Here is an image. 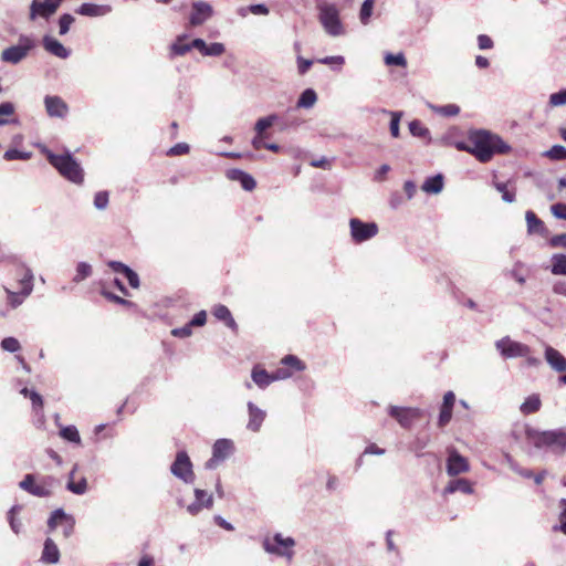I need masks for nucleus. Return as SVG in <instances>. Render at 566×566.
I'll return each mask as SVG.
<instances>
[{
    "instance_id": "f257e3e1",
    "label": "nucleus",
    "mask_w": 566,
    "mask_h": 566,
    "mask_svg": "<svg viewBox=\"0 0 566 566\" xmlns=\"http://www.w3.org/2000/svg\"><path fill=\"white\" fill-rule=\"evenodd\" d=\"M471 154L481 163L491 160L495 153H506L509 146L502 139L486 130H474L469 134Z\"/></svg>"
},
{
    "instance_id": "f03ea898",
    "label": "nucleus",
    "mask_w": 566,
    "mask_h": 566,
    "mask_svg": "<svg viewBox=\"0 0 566 566\" xmlns=\"http://www.w3.org/2000/svg\"><path fill=\"white\" fill-rule=\"evenodd\" d=\"M526 438L537 449H547L557 455L566 451V428L545 431L527 429Z\"/></svg>"
},
{
    "instance_id": "7ed1b4c3",
    "label": "nucleus",
    "mask_w": 566,
    "mask_h": 566,
    "mask_svg": "<svg viewBox=\"0 0 566 566\" xmlns=\"http://www.w3.org/2000/svg\"><path fill=\"white\" fill-rule=\"evenodd\" d=\"M49 163L71 182L81 185L84 180V172L80 164L70 153L56 155L49 149L43 150Z\"/></svg>"
},
{
    "instance_id": "20e7f679",
    "label": "nucleus",
    "mask_w": 566,
    "mask_h": 566,
    "mask_svg": "<svg viewBox=\"0 0 566 566\" xmlns=\"http://www.w3.org/2000/svg\"><path fill=\"white\" fill-rule=\"evenodd\" d=\"M295 544L293 537H284L282 533H275L273 536H265L262 539V547L268 554L283 557L287 562H292L294 557Z\"/></svg>"
},
{
    "instance_id": "39448f33",
    "label": "nucleus",
    "mask_w": 566,
    "mask_h": 566,
    "mask_svg": "<svg viewBox=\"0 0 566 566\" xmlns=\"http://www.w3.org/2000/svg\"><path fill=\"white\" fill-rule=\"evenodd\" d=\"M319 21L329 35L338 36L344 33L339 12L334 4L319 6Z\"/></svg>"
},
{
    "instance_id": "423d86ee",
    "label": "nucleus",
    "mask_w": 566,
    "mask_h": 566,
    "mask_svg": "<svg viewBox=\"0 0 566 566\" xmlns=\"http://www.w3.org/2000/svg\"><path fill=\"white\" fill-rule=\"evenodd\" d=\"M350 235L355 243L370 240L378 233V226L375 222H364L357 218L349 220Z\"/></svg>"
},
{
    "instance_id": "0eeeda50",
    "label": "nucleus",
    "mask_w": 566,
    "mask_h": 566,
    "mask_svg": "<svg viewBox=\"0 0 566 566\" xmlns=\"http://www.w3.org/2000/svg\"><path fill=\"white\" fill-rule=\"evenodd\" d=\"M495 347L504 358L526 357L531 353L527 345L512 340L509 336L499 339Z\"/></svg>"
},
{
    "instance_id": "6e6552de",
    "label": "nucleus",
    "mask_w": 566,
    "mask_h": 566,
    "mask_svg": "<svg viewBox=\"0 0 566 566\" xmlns=\"http://www.w3.org/2000/svg\"><path fill=\"white\" fill-rule=\"evenodd\" d=\"M234 450V444L229 439H219L213 443L212 457L206 462L209 470L216 469L221 462L227 460Z\"/></svg>"
},
{
    "instance_id": "1a4fd4ad",
    "label": "nucleus",
    "mask_w": 566,
    "mask_h": 566,
    "mask_svg": "<svg viewBox=\"0 0 566 566\" xmlns=\"http://www.w3.org/2000/svg\"><path fill=\"white\" fill-rule=\"evenodd\" d=\"M171 473L186 483L193 482L192 463L185 451H179L170 468Z\"/></svg>"
},
{
    "instance_id": "9d476101",
    "label": "nucleus",
    "mask_w": 566,
    "mask_h": 566,
    "mask_svg": "<svg viewBox=\"0 0 566 566\" xmlns=\"http://www.w3.org/2000/svg\"><path fill=\"white\" fill-rule=\"evenodd\" d=\"M59 525L63 526V535L65 538H69L74 532L75 518L70 514H66L63 509H56L52 512L48 521V527L50 531H53Z\"/></svg>"
},
{
    "instance_id": "9b49d317",
    "label": "nucleus",
    "mask_w": 566,
    "mask_h": 566,
    "mask_svg": "<svg viewBox=\"0 0 566 566\" xmlns=\"http://www.w3.org/2000/svg\"><path fill=\"white\" fill-rule=\"evenodd\" d=\"M388 412L401 427L406 429L411 427L413 420L421 418L423 415V411L419 408H403L397 406H389Z\"/></svg>"
},
{
    "instance_id": "f8f14e48",
    "label": "nucleus",
    "mask_w": 566,
    "mask_h": 566,
    "mask_svg": "<svg viewBox=\"0 0 566 566\" xmlns=\"http://www.w3.org/2000/svg\"><path fill=\"white\" fill-rule=\"evenodd\" d=\"M21 41L23 44L13 45L3 50L1 59L4 62L17 64L28 55L29 51L33 46V42L28 38L21 39Z\"/></svg>"
},
{
    "instance_id": "ddd939ff",
    "label": "nucleus",
    "mask_w": 566,
    "mask_h": 566,
    "mask_svg": "<svg viewBox=\"0 0 566 566\" xmlns=\"http://www.w3.org/2000/svg\"><path fill=\"white\" fill-rule=\"evenodd\" d=\"M192 10L189 17V23L191 27H199L208 21L212 14V7L203 1H196L192 3Z\"/></svg>"
},
{
    "instance_id": "4468645a",
    "label": "nucleus",
    "mask_w": 566,
    "mask_h": 566,
    "mask_svg": "<svg viewBox=\"0 0 566 566\" xmlns=\"http://www.w3.org/2000/svg\"><path fill=\"white\" fill-rule=\"evenodd\" d=\"M44 106L50 117L64 118L69 113L67 104L57 95H46Z\"/></svg>"
},
{
    "instance_id": "2eb2a0df",
    "label": "nucleus",
    "mask_w": 566,
    "mask_h": 566,
    "mask_svg": "<svg viewBox=\"0 0 566 566\" xmlns=\"http://www.w3.org/2000/svg\"><path fill=\"white\" fill-rule=\"evenodd\" d=\"M15 270L17 274L20 276L18 279L19 291H21L22 296H29L33 291L34 275L31 269L23 263H17Z\"/></svg>"
},
{
    "instance_id": "dca6fc26",
    "label": "nucleus",
    "mask_w": 566,
    "mask_h": 566,
    "mask_svg": "<svg viewBox=\"0 0 566 566\" xmlns=\"http://www.w3.org/2000/svg\"><path fill=\"white\" fill-rule=\"evenodd\" d=\"M470 469L469 463L464 457H462L455 450H450L447 460V472L451 476H455L461 473L468 472Z\"/></svg>"
},
{
    "instance_id": "f3484780",
    "label": "nucleus",
    "mask_w": 566,
    "mask_h": 566,
    "mask_svg": "<svg viewBox=\"0 0 566 566\" xmlns=\"http://www.w3.org/2000/svg\"><path fill=\"white\" fill-rule=\"evenodd\" d=\"M195 502L187 506V511L191 515H197L202 509H210L213 504L211 494L201 489L195 490Z\"/></svg>"
},
{
    "instance_id": "a211bd4d",
    "label": "nucleus",
    "mask_w": 566,
    "mask_h": 566,
    "mask_svg": "<svg viewBox=\"0 0 566 566\" xmlns=\"http://www.w3.org/2000/svg\"><path fill=\"white\" fill-rule=\"evenodd\" d=\"M42 45L46 52L59 59L65 60L71 55V50L65 48L59 40L51 35L43 36Z\"/></svg>"
},
{
    "instance_id": "6ab92c4d",
    "label": "nucleus",
    "mask_w": 566,
    "mask_h": 566,
    "mask_svg": "<svg viewBox=\"0 0 566 566\" xmlns=\"http://www.w3.org/2000/svg\"><path fill=\"white\" fill-rule=\"evenodd\" d=\"M113 11L109 4H96L91 2L82 3L77 9L76 13L84 17L97 18L109 14Z\"/></svg>"
},
{
    "instance_id": "aec40b11",
    "label": "nucleus",
    "mask_w": 566,
    "mask_h": 566,
    "mask_svg": "<svg viewBox=\"0 0 566 566\" xmlns=\"http://www.w3.org/2000/svg\"><path fill=\"white\" fill-rule=\"evenodd\" d=\"M53 14H55L53 10V6H50V3L46 0H33L30 4V20L34 21L38 18H43L45 20H49Z\"/></svg>"
},
{
    "instance_id": "412c9836",
    "label": "nucleus",
    "mask_w": 566,
    "mask_h": 566,
    "mask_svg": "<svg viewBox=\"0 0 566 566\" xmlns=\"http://www.w3.org/2000/svg\"><path fill=\"white\" fill-rule=\"evenodd\" d=\"M247 406L249 412V421L247 428L252 432H258L266 417V412L251 401H249Z\"/></svg>"
},
{
    "instance_id": "4be33fe9",
    "label": "nucleus",
    "mask_w": 566,
    "mask_h": 566,
    "mask_svg": "<svg viewBox=\"0 0 566 566\" xmlns=\"http://www.w3.org/2000/svg\"><path fill=\"white\" fill-rule=\"evenodd\" d=\"M455 402V396L452 391H448L443 396V402L441 406L438 424L439 427H444L452 417V409Z\"/></svg>"
},
{
    "instance_id": "5701e85b",
    "label": "nucleus",
    "mask_w": 566,
    "mask_h": 566,
    "mask_svg": "<svg viewBox=\"0 0 566 566\" xmlns=\"http://www.w3.org/2000/svg\"><path fill=\"white\" fill-rule=\"evenodd\" d=\"M545 359L547 364L556 371H566V358L555 348L547 346L545 348Z\"/></svg>"
},
{
    "instance_id": "b1692460",
    "label": "nucleus",
    "mask_w": 566,
    "mask_h": 566,
    "mask_svg": "<svg viewBox=\"0 0 566 566\" xmlns=\"http://www.w3.org/2000/svg\"><path fill=\"white\" fill-rule=\"evenodd\" d=\"M60 549L54 541L48 537L44 541L43 551L41 555V562L45 564H57L60 560Z\"/></svg>"
},
{
    "instance_id": "393cba45",
    "label": "nucleus",
    "mask_w": 566,
    "mask_h": 566,
    "mask_svg": "<svg viewBox=\"0 0 566 566\" xmlns=\"http://www.w3.org/2000/svg\"><path fill=\"white\" fill-rule=\"evenodd\" d=\"M227 177L230 180L239 181L241 187L247 191L253 190L256 186L254 178L240 169H229Z\"/></svg>"
},
{
    "instance_id": "a878e982",
    "label": "nucleus",
    "mask_w": 566,
    "mask_h": 566,
    "mask_svg": "<svg viewBox=\"0 0 566 566\" xmlns=\"http://www.w3.org/2000/svg\"><path fill=\"white\" fill-rule=\"evenodd\" d=\"M251 378L253 382L261 389L266 388L270 384L274 381L272 374H269L260 365L253 367L251 371Z\"/></svg>"
},
{
    "instance_id": "bb28decb",
    "label": "nucleus",
    "mask_w": 566,
    "mask_h": 566,
    "mask_svg": "<svg viewBox=\"0 0 566 566\" xmlns=\"http://www.w3.org/2000/svg\"><path fill=\"white\" fill-rule=\"evenodd\" d=\"M525 220L527 224V233L528 234H544L545 233V224L544 222L532 211L527 210L525 212Z\"/></svg>"
},
{
    "instance_id": "cd10ccee",
    "label": "nucleus",
    "mask_w": 566,
    "mask_h": 566,
    "mask_svg": "<svg viewBox=\"0 0 566 566\" xmlns=\"http://www.w3.org/2000/svg\"><path fill=\"white\" fill-rule=\"evenodd\" d=\"M462 492L464 494H472L473 488L467 479H455L449 482L444 489V494H452L454 492Z\"/></svg>"
},
{
    "instance_id": "c85d7f7f",
    "label": "nucleus",
    "mask_w": 566,
    "mask_h": 566,
    "mask_svg": "<svg viewBox=\"0 0 566 566\" xmlns=\"http://www.w3.org/2000/svg\"><path fill=\"white\" fill-rule=\"evenodd\" d=\"M213 316L219 319V321H222L226 323V325L235 331L237 329V323L233 319L229 308L224 305H217L214 308H213V312H212Z\"/></svg>"
},
{
    "instance_id": "c756f323",
    "label": "nucleus",
    "mask_w": 566,
    "mask_h": 566,
    "mask_svg": "<svg viewBox=\"0 0 566 566\" xmlns=\"http://www.w3.org/2000/svg\"><path fill=\"white\" fill-rule=\"evenodd\" d=\"M421 189L427 193H440L443 189V176L438 174L424 180Z\"/></svg>"
},
{
    "instance_id": "7c9ffc66",
    "label": "nucleus",
    "mask_w": 566,
    "mask_h": 566,
    "mask_svg": "<svg viewBox=\"0 0 566 566\" xmlns=\"http://www.w3.org/2000/svg\"><path fill=\"white\" fill-rule=\"evenodd\" d=\"M187 34H180L177 36L176 41L170 45V55L175 56H182L187 54L191 50V42L185 43V40L187 39Z\"/></svg>"
},
{
    "instance_id": "2f4dec72",
    "label": "nucleus",
    "mask_w": 566,
    "mask_h": 566,
    "mask_svg": "<svg viewBox=\"0 0 566 566\" xmlns=\"http://www.w3.org/2000/svg\"><path fill=\"white\" fill-rule=\"evenodd\" d=\"M542 401L538 395L528 396L521 405L520 410L523 415H531L539 410Z\"/></svg>"
},
{
    "instance_id": "473e14b6",
    "label": "nucleus",
    "mask_w": 566,
    "mask_h": 566,
    "mask_svg": "<svg viewBox=\"0 0 566 566\" xmlns=\"http://www.w3.org/2000/svg\"><path fill=\"white\" fill-rule=\"evenodd\" d=\"M317 101V95L314 90L306 88L302 92L297 99V107L300 108H311Z\"/></svg>"
},
{
    "instance_id": "72a5a7b5",
    "label": "nucleus",
    "mask_w": 566,
    "mask_h": 566,
    "mask_svg": "<svg viewBox=\"0 0 566 566\" xmlns=\"http://www.w3.org/2000/svg\"><path fill=\"white\" fill-rule=\"evenodd\" d=\"M277 119H279V117L276 114H271L269 116L259 118L254 125V132L266 136L265 135L266 129L272 127L276 123Z\"/></svg>"
},
{
    "instance_id": "f704fd0d",
    "label": "nucleus",
    "mask_w": 566,
    "mask_h": 566,
    "mask_svg": "<svg viewBox=\"0 0 566 566\" xmlns=\"http://www.w3.org/2000/svg\"><path fill=\"white\" fill-rule=\"evenodd\" d=\"M494 187L502 195L503 201L507 203L515 201V188L510 187L509 182H494Z\"/></svg>"
},
{
    "instance_id": "c9c22d12",
    "label": "nucleus",
    "mask_w": 566,
    "mask_h": 566,
    "mask_svg": "<svg viewBox=\"0 0 566 566\" xmlns=\"http://www.w3.org/2000/svg\"><path fill=\"white\" fill-rule=\"evenodd\" d=\"M527 269L525 264L521 261H517L512 270L510 271V275L514 279L518 284L523 285L526 282Z\"/></svg>"
},
{
    "instance_id": "e433bc0d",
    "label": "nucleus",
    "mask_w": 566,
    "mask_h": 566,
    "mask_svg": "<svg viewBox=\"0 0 566 566\" xmlns=\"http://www.w3.org/2000/svg\"><path fill=\"white\" fill-rule=\"evenodd\" d=\"M552 261V273L555 275H566V254H555Z\"/></svg>"
},
{
    "instance_id": "4c0bfd02",
    "label": "nucleus",
    "mask_w": 566,
    "mask_h": 566,
    "mask_svg": "<svg viewBox=\"0 0 566 566\" xmlns=\"http://www.w3.org/2000/svg\"><path fill=\"white\" fill-rule=\"evenodd\" d=\"M93 273L92 265L86 262H80L76 265V273L73 277L75 283H80L85 279L90 277Z\"/></svg>"
},
{
    "instance_id": "58836bf2",
    "label": "nucleus",
    "mask_w": 566,
    "mask_h": 566,
    "mask_svg": "<svg viewBox=\"0 0 566 566\" xmlns=\"http://www.w3.org/2000/svg\"><path fill=\"white\" fill-rule=\"evenodd\" d=\"M60 436L70 442L80 444L81 443V437L78 433V430L74 426H66L62 427L60 430Z\"/></svg>"
},
{
    "instance_id": "ea45409f",
    "label": "nucleus",
    "mask_w": 566,
    "mask_h": 566,
    "mask_svg": "<svg viewBox=\"0 0 566 566\" xmlns=\"http://www.w3.org/2000/svg\"><path fill=\"white\" fill-rule=\"evenodd\" d=\"M21 509L22 507L20 505H13L8 513L10 527L15 534H19L22 528V523L15 518V515L20 513Z\"/></svg>"
},
{
    "instance_id": "a19ab883",
    "label": "nucleus",
    "mask_w": 566,
    "mask_h": 566,
    "mask_svg": "<svg viewBox=\"0 0 566 566\" xmlns=\"http://www.w3.org/2000/svg\"><path fill=\"white\" fill-rule=\"evenodd\" d=\"M375 0H365L359 11V20L364 25L369 23V19L373 14Z\"/></svg>"
},
{
    "instance_id": "79ce46f5",
    "label": "nucleus",
    "mask_w": 566,
    "mask_h": 566,
    "mask_svg": "<svg viewBox=\"0 0 566 566\" xmlns=\"http://www.w3.org/2000/svg\"><path fill=\"white\" fill-rule=\"evenodd\" d=\"M66 489L76 495H83L87 492V481L82 478L80 481H67Z\"/></svg>"
},
{
    "instance_id": "37998d69",
    "label": "nucleus",
    "mask_w": 566,
    "mask_h": 566,
    "mask_svg": "<svg viewBox=\"0 0 566 566\" xmlns=\"http://www.w3.org/2000/svg\"><path fill=\"white\" fill-rule=\"evenodd\" d=\"M15 112V107L11 102H4L0 104V126L7 125L10 123L8 119L9 116H12Z\"/></svg>"
},
{
    "instance_id": "c03bdc74",
    "label": "nucleus",
    "mask_w": 566,
    "mask_h": 566,
    "mask_svg": "<svg viewBox=\"0 0 566 566\" xmlns=\"http://www.w3.org/2000/svg\"><path fill=\"white\" fill-rule=\"evenodd\" d=\"M409 132L412 136L427 138L429 137V129L426 128L420 120L415 119L409 123Z\"/></svg>"
},
{
    "instance_id": "a18cd8bd",
    "label": "nucleus",
    "mask_w": 566,
    "mask_h": 566,
    "mask_svg": "<svg viewBox=\"0 0 566 566\" xmlns=\"http://www.w3.org/2000/svg\"><path fill=\"white\" fill-rule=\"evenodd\" d=\"M429 106L433 112L441 114L443 116H455L460 112V107L457 106L455 104H448V105H443V106H434V105H429Z\"/></svg>"
},
{
    "instance_id": "49530a36",
    "label": "nucleus",
    "mask_w": 566,
    "mask_h": 566,
    "mask_svg": "<svg viewBox=\"0 0 566 566\" xmlns=\"http://www.w3.org/2000/svg\"><path fill=\"white\" fill-rule=\"evenodd\" d=\"M75 21L74 17L70 13H64L59 19V34L65 35L69 31L73 22Z\"/></svg>"
},
{
    "instance_id": "de8ad7c7",
    "label": "nucleus",
    "mask_w": 566,
    "mask_h": 566,
    "mask_svg": "<svg viewBox=\"0 0 566 566\" xmlns=\"http://www.w3.org/2000/svg\"><path fill=\"white\" fill-rule=\"evenodd\" d=\"M387 113V111H384ZM388 114L391 116L389 129L392 137L397 138L399 137V123L401 118L400 112H388Z\"/></svg>"
},
{
    "instance_id": "09e8293b",
    "label": "nucleus",
    "mask_w": 566,
    "mask_h": 566,
    "mask_svg": "<svg viewBox=\"0 0 566 566\" xmlns=\"http://www.w3.org/2000/svg\"><path fill=\"white\" fill-rule=\"evenodd\" d=\"M226 48L222 43L214 42L211 44H207L205 52L202 55L205 56H220L224 53Z\"/></svg>"
},
{
    "instance_id": "8fccbe9b",
    "label": "nucleus",
    "mask_w": 566,
    "mask_h": 566,
    "mask_svg": "<svg viewBox=\"0 0 566 566\" xmlns=\"http://www.w3.org/2000/svg\"><path fill=\"white\" fill-rule=\"evenodd\" d=\"M385 63L387 65H397V66L405 67L407 65V60H406L403 53H398V54L388 53L385 56Z\"/></svg>"
},
{
    "instance_id": "3c124183",
    "label": "nucleus",
    "mask_w": 566,
    "mask_h": 566,
    "mask_svg": "<svg viewBox=\"0 0 566 566\" xmlns=\"http://www.w3.org/2000/svg\"><path fill=\"white\" fill-rule=\"evenodd\" d=\"M31 157V153L20 151L18 149H8L3 158L6 160H28Z\"/></svg>"
},
{
    "instance_id": "603ef678",
    "label": "nucleus",
    "mask_w": 566,
    "mask_h": 566,
    "mask_svg": "<svg viewBox=\"0 0 566 566\" xmlns=\"http://www.w3.org/2000/svg\"><path fill=\"white\" fill-rule=\"evenodd\" d=\"M548 103L552 107L566 105V88L551 94Z\"/></svg>"
},
{
    "instance_id": "864d4df0",
    "label": "nucleus",
    "mask_w": 566,
    "mask_h": 566,
    "mask_svg": "<svg viewBox=\"0 0 566 566\" xmlns=\"http://www.w3.org/2000/svg\"><path fill=\"white\" fill-rule=\"evenodd\" d=\"M8 294V302L12 308L21 305L27 296H22L21 291L13 292L9 289H4Z\"/></svg>"
},
{
    "instance_id": "5fc2aeb1",
    "label": "nucleus",
    "mask_w": 566,
    "mask_h": 566,
    "mask_svg": "<svg viewBox=\"0 0 566 566\" xmlns=\"http://www.w3.org/2000/svg\"><path fill=\"white\" fill-rule=\"evenodd\" d=\"M281 363L300 371L305 369L304 363L294 355H286L282 358Z\"/></svg>"
},
{
    "instance_id": "6e6d98bb",
    "label": "nucleus",
    "mask_w": 566,
    "mask_h": 566,
    "mask_svg": "<svg viewBox=\"0 0 566 566\" xmlns=\"http://www.w3.org/2000/svg\"><path fill=\"white\" fill-rule=\"evenodd\" d=\"M546 156L554 160L566 159V148L562 145H554L547 153Z\"/></svg>"
},
{
    "instance_id": "4d7b16f0",
    "label": "nucleus",
    "mask_w": 566,
    "mask_h": 566,
    "mask_svg": "<svg viewBox=\"0 0 566 566\" xmlns=\"http://www.w3.org/2000/svg\"><path fill=\"white\" fill-rule=\"evenodd\" d=\"M1 348L9 353H15L20 349V343L14 337H6L1 342Z\"/></svg>"
},
{
    "instance_id": "13d9d810",
    "label": "nucleus",
    "mask_w": 566,
    "mask_h": 566,
    "mask_svg": "<svg viewBox=\"0 0 566 566\" xmlns=\"http://www.w3.org/2000/svg\"><path fill=\"white\" fill-rule=\"evenodd\" d=\"M21 394L24 397H29L31 399L34 409L42 408L43 400H42V397L38 392H35L33 390H29L28 388H23V389H21Z\"/></svg>"
},
{
    "instance_id": "bf43d9fd",
    "label": "nucleus",
    "mask_w": 566,
    "mask_h": 566,
    "mask_svg": "<svg viewBox=\"0 0 566 566\" xmlns=\"http://www.w3.org/2000/svg\"><path fill=\"white\" fill-rule=\"evenodd\" d=\"M108 206V192L98 191L94 197V207L98 210H104Z\"/></svg>"
},
{
    "instance_id": "052dcab7",
    "label": "nucleus",
    "mask_w": 566,
    "mask_h": 566,
    "mask_svg": "<svg viewBox=\"0 0 566 566\" xmlns=\"http://www.w3.org/2000/svg\"><path fill=\"white\" fill-rule=\"evenodd\" d=\"M30 494L39 497H46L51 495V490L46 483L35 484Z\"/></svg>"
},
{
    "instance_id": "680f3d73",
    "label": "nucleus",
    "mask_w": 566,
    "mask_h": 566,
    "mask_svg": "<svg viewBox=\"0 0 566 566\" xmlns=\"http://www.w3.org/2000/svg\"><path fill=\"white\" fill-rule=\"evenodd\" d=\"M552 214L560 220H566V203H555L551 206Z\"/></svg>"
},
{
    "instance_id": "e2e57ef3",
    "label": "nucleus",
    "mask_w": 566,
    "mask_h": 566,
    "mask_svg": "<svg viewBox=\"0 0 566 566\" xmlns=\"http://www.w3.org/2000/svg\"><path fill=\"white\" fill-rule=\"evenodd\" d=\"M318 63L326 64V65H338L343 66L345 63V59L342 55H333V56H325L323 59L317 60Z\"/></svg>"
},
{
    "instance_id": "0e129e2a",
    "label": "nucleus",
    "mask_w": 566,
    "mask_h": 566,
    "mask_svg": "<svg viewBox=\"0 0 566 566\" xmlns=\"http://www.w3.org/2000/svg\"><path fill=\"white\" fill-rule=\"evenodd\" d=\"M191 328H192V326L190 325V323H188V324H186L182 327L174 328L171 331V334L175 337L186 338V337H189L192 334V329Z\"/></svg>"
},
{
    "instance_id": "69168bd1",
    "label": "nucleus",
    "mask_w": 566,
    "mask_h": 566,
    "mask_svg": "<svg viewBox=\"0 0 566 566\" xmlns=\"http://www.w3.org/2000/svg\"><path fill=\"white\" fill-rule=\"evenodd\" d=\"M189 149H190V147L188 144L179 143L169 149L168 155H171V156L185 155V154L189 153Z\"/></svg>"
},
{
    "instance_id": "338daca9",
    "label": "nucleus",
    "mask_w": 566,
    "mask_h": 566,
    "mask_svg": "<svg viewBox=\"0 0 566 566\" xmlns=\"http://www.w3.org/2000/svg\"><path fill=\"white\" fill-rule=\"evenodd\" d=\"M206 321H207V313L206 311H200L198 312L193 317L192 319L189 322L190 325L193 327H199V326H203L206 324Z\"/></svg>"
},
{
    "instance_id": "774afa93",
    "label": "nucleus",
    "mask_w": 566,
    "mask_h": 566,
    "mask_svg": "<svg viewBox=\"0 0 566 566\" xmlns=\"http://www.w3.org/2000/svg\"><path fill=\"white\" fill-rule=\"evenodd\" d=\"M250 13L255 15H266L269 14V8L265 4H251L248 7Z\"/></svg>"
}]
</instances>
